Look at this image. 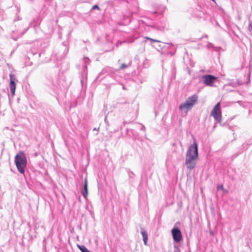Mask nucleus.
Instances as JSON below:
<instances>
[{"mask_svg":"<svg viewBox=\"0 0 252 252\" xmlns=\"http://www.w3.org/2000/svg\"><path fill=\"white\" fill-rule=\"evenodd\" d=\"M204 83L209 86H213L214 83L217 80V77L212 75H205L203 76Z\"/></svg>","mask_w":252,"mask_h":252,"instance_id":"6","label":"nucleus"},{"mask_svg":"<svg viewBox=\"0 0 252 252\" xmlns=\"http://www.w3.org/2000/svg\"><path fill=\"white\" fill-rule=\"evenodd\" d=\"M14 162L18 171L24 175L27 166V160L23 152L20 151L15 156Z\"/></svg>","mask_w":252,"mask_h":252,"instance_id":"2","label":"nucleus"},{"mask_svg":"<svg viewBox=\"0 0 252 252\" xmlns=\"http://www.w3.org/2000/svg\"><path fill=\"white\" fill-rule=\"evenodd\" d=\"M211 115L218 123L221 122V113L220 109V102L217 103L214 106L211 112Z\"/></svg>","mask_w":252,"mask_h":252,"instance_id":"4","label":"nucleus"},{"mask_svg":"<svg viewBox=\"0 0 252 252\" xmlns=\"http://www.w3.org/2000/svg\"><path fill=\"white\" fill-rule=\"evenodd\" d=\"M144 128H145V127H143V128H142V129H144Z\"/></svg>","mask_w":252,"mask_h":252,"instance_id":"24","label":"nucleus"},{"mask_svg":"<svg viewBox=\"0 0 252 252\" xmlns=\"http://www.w3.org/2000/svg\"><path fill=\"white\" fill-rule=\"evenodd\" d=\"M105 122L107 123V117H105Z\"/></svg>","mask_w":252,"mask_h":252,"instance_id":"19","label":"nucleus"},{"mask_svg":"<svg viewBox=\"0 0 252 252\" xmlns=\"http://www.w3.org/2000/svg\"><path fill=\"white\" fill-rule=\"evenodd\" d=\"M173 240L175 242H180L182 239V235L181 230L177 227L173 228L171 230Z\"/></svg>","mask_w":252,"mask_h":252,"instance_id":"5","label":"nucleus"},{"mask_svg":"<svg viewBox=\"0 0 252 252\" xmlns=\"http://www.w3.org/2000/svg\"><path fill=\"white\" fill-rule=\"evenodd\" d=\"M141 233L143 237V240L144 242V244L145 245H147V241H148V234L146 230L144 229L141 228Z\"/></svg>","mask_w":252,"mask_h":252,"instance_id":"8","label":"nucleus"},{"mask_svg":"<svg viewBox=\"0 0 252 252\" xmlns=\"http://www.w3.org/2000/svg\"><path fill=\"white\" fill-rule=\"evenodd\" d=\"M157 13L156 11L154 12V13L156 14Z\"/></svg>","mask_w":252,"mask_h":252,"instance_id":"25","label":"nucleus"},{"mask_svg":"<svg viewBox=\"0 0 252 252\" xmlns=\"http://www.w3.org/2000/svg\"><path fill=\"white\" fill-rule=\"evenodd\" d=\"M93 130H97V129L96 128H94L93 129Z\"/></svg>","mask_w":252,"mask_h":252,"instance_id":"20","label":"nucleus"},{"mask_svg":"<svg viewBox=\"0 0 252 252\" xmlns=\"http://www.w3.org/2000/svg\"><path fill=\"white\" fill-rule=\"evenodd\" d=\"M127 67V65L125 63H123L121 64V65L120 66V69H123L125 68H126Z\"/></svg>","mask_w":252,"mask_h":252,"instance_id":"13","label":"nucleus"},{"mask_svg":"<svg viewBox=\"0 0 252 252\" xmlns=\"http://www.w3.org/2000/svg\"><path fill=\"white\" fill-rule=\"evenodd\" d=\"M99 9V7L97 5H94L93 6V7H92V9Z\"/></svg>","mask_w":252,"mask_h":252,"instance_id":"16","label":"nucleus"},{"mask_svg":"<svg viewBox=\"0 0 252 252\" xmlns=\"http://www.w3.org/2000/svg\"><path fill=\"white\" fill-rule=\"evenodd\" d=\"M144 128H145V127H143V128H142V129H144Z\"/></svg>","mask_w":252,"mask_h":252,"instance_id":"23","label":"nucleus"},{"mask_svg":"<svg viewBox=\"0 0 252 252\" xmlns=\"http://www.w3.org/2000/svg\"><path fill=\"white\" fill-rule=\"evenodd\" d=\"M198 97L197 95L194 94L187 98L184 103H182L179 107L180 110L187 113L191 110L195 103L197 102Z\"/></svg>","mask_w":252,"mask_h":252,"instance_id":"3","label":"nucleus"},{"mask_svg":"<svg viewBox=\"0 0 252 252\" xmlns=\"http://www.w3.org/2000/svg\"><path fill=\"white\" fill-rule=\"evenodd\" d=\"M248 77H249V81H250V73L249 74Z\"/></svg>","mask_w":252,"mask_h":252,"instance_id":"17","label":"nucleus"},{"mask_svg":"<svg viewBox=\"0 0 252 252\" xmlns=\"http://www.w3.org/2000/svg\"><path fill=\"white\" fill-rule=\"evenodd\" d=\"M217 189H218V190H219V189L224 190L223 185H220L218 186Z\"/></svg>","mask_w":252,"mask_h":252,"instance_id":"15","label":"nucleus"},{"mask_svg":"<svg viewBox=\"0 0 252 252\" xmlns=\"http://www.w3.org/2000/svg\"><path fill=\"white\" fill-rule=\"evenodd\" d=\"M144 128H145V127H143V128H142V129H144Z\"/></svg>","mask_w":252,"mask_h":252,"instance_id":"22","label":"nucleus"},{"mask_svg":"<svg viewBox=\"0 0 252 252\" xmlns=\"http://www.w3.org/2000/svg\"><path fill=\"white\" fill-rule=\"evenodd\" d=\"M198 157V147L194 142L189 147L186 155L185 164L189 169L192 170L195 167Z\"/></svg>","mask_w":252,"mask_h":252,"instance_id":"1","label":"nucleus"},{"mask_svg":"<svg viewBox=\"0 0 252 252\" xmlns=\"http://www.w3.org/2000/svg\"><path fill=\"white\" fill-rule=\"evenodd\" d=\"M10 77V89L12 95H15L16 89L15 81L17 80L14 74L10 73L9 74Z\"/></svg>","mask_w":252,"mask_h":252,"instance_id":"7","label":"nucleus"},{"mask_svg":"<svg viewBox=\"0 0 252 252\" xmlns=\"http://www.w3.org/2000/svg\"><path fill=\"white\" fill-rule=\"evenodd\" d=\"M84 62L85 64V65L84 66V70H85V69H87V64L89 63L90 60L89 58L85 57L84 58Z\"/></svg>","mask_w":252,"mask_h":252,"instance_id":"11","label":"nucleus"},{"mask_svg":"<svg viewBox=\"0 0 252 252\" xmlns=\"http://www.w3.org/2000/svg\"><path fill=\"white\" fill-rule=\"evenodd\" d=\"M145 38L147 40H149L151 41H153V42H160V41H159V40L153 39L148 37H146Z\"/></svg>","mask_w":252,"mask_h":252,"instance_id":"12","label":"nucleus"},{"mask_svg":"<svg viewBox=\"0 0 252 252\" xmlns=\"http://www.w3.org/2000/svg\"><path fill=\"white\" fill-rule=\"evenodd\" d=\"M83 188H84V191L82 192V195L85 198H87V195L88 194V190L87 181L86 179H85V182H84Z\"/></svg>","mask_w":252,"mask_h":252,"instance_id":"9","label":"nucleus"},{"mask_svg":"<svg viewBox=\"0 0 252 252\" xmlns=\"http://www.w3.org/2000/svg\"><path fill=\"white\" fill-rule=\"evenodd\" d=\"M223 190L225 192H226V193H227V192H228V190H226V189H224V190Z\"/></svg>","mask_w":252,"mask_h":252,"instance_id":"18","label":"nucleus"},{"mask_svg":"<svg viewBox=\"0 0 252 252\" xmlns=\"http://www.w3.org/2000/svg\"><path fill=\"white\" fill-rule=\"evenodd\" d=\"M249 29L251 32H252V21L250 22Z\"/></svg>","mask_w":252,"mask_h":252,"instance_id":"14","label":"nucleus"},{"mask_svg":"<svg viewBox=\"0 0 252 252\" xmlns=\"http://www.w3.org/2000/svg\"><path fill=\"white\" fill-rule=\"evenodd\" d=\"M78 248L82 252H91L84 246H78Z\"/></svg>","mask_w":252,"mask_h":252,"instance_id":"10","label":"nucleus"},{"mask_svg":"<svg viewBox=\"0 0 252 252\" xmlns=\"http://www.w3.org/2000/svg\"><path fill=\"white\" fill-rule=\"evenodd\" d=\"M123 89L124 90H125V86H123Z\"/></svg>","mask_w":252,"mask_h":252,"instance_id":"21","label":"nucleus"}]
</instances>
